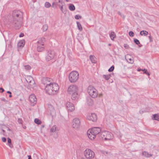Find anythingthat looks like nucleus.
I'll return each mask as SVG.
<instances>
[{"mask_svg": "<svg viewBox=\"0 0 159 159\" xmlns=\"http://www.w3.org/2000/svg\"><path fill=\"white\" fill-rule=\"evenodd\" d=\"M42 83L44 85L46 93L51 95L57 94L59 89L58 84L53 82L52 79L50 78L43 77L42 79Z\"/></svg>", "mask_w": 159, "mask_h": 159, "instance_id": "nucleus-1", "label": "nucleus"}, {"mask_svg": "<svg viewBox=\"0 0 159 159\" xmlns=\"http://www.w3.org/2000/svg\"><path fill=\"white\" fill-rule=\"evenodd\" d=\"M22 16V12L20 11L15 10L13 11L11 23L16 29H19L21 26Z\"/></svg>", "mask_w": 159, "mask_h": 159, "instance_id": "nucleus-2", "label": "nucleus"}, {"mask_svg": "<svg viewBox=\"0 0 159 159\" xmlns=\"http://www.w3.org/2000/svg\"><path fill=\"white\" fill-rule=\"evenodd\" d=\"M101 131V129L99 127H94L89 129L87 131V134L89 138L92 140L94 139L96 136L99 134Z\"/></svg>", "mask_w": 159, "mask_h": 159, "instance_id": "nucleus-3", "label": "nucleus"}, {"mask_svg": "<svg viewBox=\"0 0 159 159\" xmlns=\"http://www.w3.org/2000/svg\"><path fill=\"white\" fill-rule=\"evenodd\" d=\"M99 135L100 138L105 140L109 141L111 140L114 137L113 134L107 131H104L100 133Z\"/></svg>", "mask_w": 159, "mask_h": 159, "instance_id": "nucleus-4", "label": "nucleus"}, {"mask_svg": "<svg viewBox=\"0 0 159 159\" xmlns=\"http://www.w3.org/2000/svg\"><path fill=\"white\" fill-rule=\"evenodd\" d=\"M45 39L43 38L39 39L35 44L37 46V50L38 52H42L44 50Z\"/></svg>", "mask_w": 159, "mask_h": 159, "instance_id": "nucleus-5", "label": "nucleus"}, {"mask_svg": "<svg viewBox=\"0 0 159 159\" xmlns=\"http://www.w3.org/2000/svg\"><path fill=\"white\" fill-rule=\"evenodd\" d=\"M87 92L90 97L93 98H96L98 95L97 90L93 86H89L87 89Z\"/></svg>", "mask_w": 159, "mask_h": 159, "instance_id": "nucleus-6", "label": "nucleus"}, {"mask_svg": "<svg viewBox=\"0 0 159 159\" xmlns=\"http://www.w3.org/2000/svg\"><path fill=\"white\" fill-rule=\"evenodd\" d=\"M79 78V74L77 71H73L69 74V79L71 83L76 82Z\"/></svg>", "mask_w": 159, "mask_h": 159, "instance_id": "nucleus-7", "label": "nucleus"}, {"mask_svg": "<svg viewBox=\"0 0 159 159\" xmlns=\"http://www.w3.org/2000/svg\"><path fill=\"white\" fill-rule=\"evenodd\" d=\"M85 157L87 159H92L95 156V153L91 149L87 148L84 152Z\"/></svg>", "mask_w": 159, "mask_h": 159, "instance_id": "nucleus-8", "label": "nucleus"}, {"mask_svg": "<svg viewBox=\"0 0 159 159\" xmlns=\"http://www.w3.org/2000/svg\"><path fill=\"white\" fill-rule=\"evenodd\" d=\"M80 121L78 118H74L72 122L73 128L75 129L78 130L80 128Z\"/></svg>", "mask_w": 159, "mask_h": 159, "instance_id": "nucleus-9", "label": "nucleus"}, {"mask_svg": "<svg viewBox=\"0 0 159 159\" xmlns=\"http://www.w3.org/2000/svg\"><path fill=\"white\" fill-rule=\"evenodd\" d=\"M78 90V87L76 85H71L68 88L67 92L70 94L74 93L75 94L74 95H75L76 92H77Z\"/></svg>", "mask_w": 159, "mask_h": 159, "instance_id": "nucleus-10", "label": "nucleus"}, {"mask_svg": "<svg viewBox=\"0 0 159 159\" xmlns=\"http://www.w3.org/2000/svg\"><path fill=\"white\" fill-rule=\"evenodd\" d=\"M55 54V52L54 51L52 50L49 51L47 52L46 57V61H48L52 59L54 57Z\"/></svg>", "mask_w": 159, "mask_h": 159, "instance_id": "nucleus-11", "label": "nucleus"}, {"mask_svg": "<svg viewBox=\"0 0 159 159\" xmlns=\"http://www.w3.org/2000/svg\"><path fill=\"white\" fill-rule=\"evenodd\" d=\"M87 119L92 121H95L97 119V117L95 113H91L88 115L87 117Z\"/></svg>", "mask_w": 159, "mask_h": 159, "instance_id": "nucleus-12", "label": "nucleus"}, {"mask_svg": "<svg viewBox=\"0 0 159 159\" xmlns=\"http://www.w3.org/2000/svg\"><path fill=\"white\" fill-rule=\"evenodd\" d=\"M66 106L68 111H72L75 110V107L72 103L70 102H67L66 103Z\"/></svg>", "mask_w": 159, "mask_h": 159, "instance_id": "nucleus-13", "label": "nucleus"}, {"mask_svg": "<svg viewBox=\"0 0 159 159\" xmlns=\"http://www.w3.org/2000/svg\"><path fill=\"white\" fill-rule=\"evenodd\" d=\"M25 79L27 82L30 84V86H32L35 84L34 81L31 76H27L26 77Z\"/></svg>", "mask_w": 159, "mask_h": 159, "instance_id": "nucleus-14", "label": "nucleus"}, {"mask_svg": "<svg viewBox=\"0 0 159 159\" xmlns=\"http://www.w3.org/2000/svg\"><path fill=\"white\" fill-rule=\"evenodd\" d=\"M30 101L34 104H35L37 101V99L34 94H31L29 97Z\"/></svg>", "mask_w": 159, "mask_h": 159, "instance_id": "nucleus-15", "label": "nucleus"}, {"mask_svg": "<svg viewBox=\"0 0 159 159\" xmlns=\"http://www.w3.org/2000/svg\"><path fill=\"white\" fill-rule=\"evenodd\" d=\"M125 59L129 63L132 64L134 62L133 57L130 55H127L125 57Z\"/></svg>", "mask_w": 159, "mask_h": 159, "instance_id": "nucleus-16", "label": "nucleus"}, {"mask_svg": "<svg viewBox=\"0 0 159 159\" xmlns=\"http://www.w3.org/2000/svg\"><path fill=\"white\" fill-rule=\"evenodd\" d=\"M58 131L59 129L56 125H54L52 126L50 129V132L53 133H57L58 132Z\"/></svg>", "mask_w": 159, "mask_h": 159, "instance_id": "nucleus-17", "label": "nucleus"}, {"mask_svg": "<svg viewBox=\"0 0 159 159\" xmlns=\"http://www.w3.org/2000/svg\"><path fill=\"white\" fill-rule=\"evenodd\" d=\"M25 43V40H22L20 41L18 43V47L21 48H23Z\"/></svg>", "mask_w": 159, "mask_h": 159, "instance_id": "nucleus-18", "label": "nucleus"}, {"mask_svg": "<svg viewBox=\"0 0 159 159\" xmlns=\"http://www.w3.org/2000/svg\"><path fill=\"white\" fill-rule=\"evenodd\" d=\"M89 59L92 63H96L97 62L96 58L93 55H90L89 57Z\"/></svg>", "mask_w": 159, "mask_h": 159, "instance_id": "nucleus-19", "label": "nucleus"}, {"mask_svg": "<svg viewBox=\"0 0 159 159\" xmlns=\"http://www.w3.org/2000/svg\"><path fill=\"white\" fill-rule=\"evenodd\" d=\"M87 104L89 106H92L93 105V100L90 98H89L87 99Z\"/></svg>", "mask_w": 159, "mask_h": 159, "instance_id": "nucleus-20", "label": "nucleus"}, {"mask_svg": "<svg viewBox=\"0 0 159 159\" xmlns=\"http://www.w3.org/2000/svg\"><path fill=\"white\" fill-rule=\"evenodd\" d=\"M110 37L111 40H113L116 37V35L114 32H111L110 34Z\"/></svg>", "mask_w": 159, "mask_h": 159, "instance_id": "nucleus-21", "label": "nucleus"}, {"mask_svg": "<svg viewBox=\"0 0 159 159\" xmlns=\"http://www.w3.org/2000/svg\"><path fill=\"white\" fill-rule=\"evenodd\" d=\"M143 155L146 157H150L152 156V155L149 154L148 152L144 151L142 152Z\"/></svg>", "mask_w": 159, "mask_h": 159, "instance_id": "nucleus-22", "label": "nucleus"}, {"mask_svg": "<svg viewBox=\"0 0 159 159\" xmlns=\"http://www.w3.org/2000/svg\"><path fill=\"white\" fill-rule=\"evenodd\" d=\"M148 34V32L146 30H142L140 32V34L141 35L147 36Z\"/></svg>", "mask_w": 159, "mask_h": 159, "instance_id": "nucleus-23", "label": "nucleus"}, {"mask_svg": "<svg viewBox=\"0 0 159 159\" xmlns=\"http://www.w3.org/2000/svg\"><path fill=\"white\" fill-rule=\"evenodd\" d=\"M69 10L71 11H74L75 10V9L74 5L72 4H70L69 6Z\"/></svg>", "mask_w": 159, "mask_h": 159, "instance_id": "nucleus-24", "label": "nucleus"}, {"mask_svg": "<svg viewBox=\"0 0 159 159\" xmlns=\"http://www.w3.org/2000/svg\"><path fill=\"white\" fill-rule=\"evenodd\" d=\"M76 23H77V27L78 28L79 30L80 31H82V30H83V28H82V26L81 24H80V23L79 22L77 21L76 22Z\"/></svg>", "mask_w": 159, "mask_h": 159, "instance_id": "nucleus-25", "label": "nucleus"}, {"mask_svg": "<svg viewBox=\"0 0 159 159\" xmlns=\"http://www.w3.org/2000/svg\"><path fill=\"white\" fill-rule=\"evenodd\" d=\"M153 120H159V115L158 114H156L153 115Z\"/></svg>", "mask_w": 159, "mask_h": 159, "instance_id": "nucleus-26", "label": "nucleus"}, {"mask_svg": "<svg viewBox=\"0 0 159 159\" xmlns=\"http://www.w3.org/2000/svg\"><path fill=\"white\" fill-rule=\"evenodd\" d=\"M111 76V75L110 74L107 75H103L102 76L103 78L105 79L106 80H108L110 78Z\"/></svg>", "mask_w": 159, "mask_h": 159, "instance_id": "nucleus-27", "label": "nucleus"}, {"mask_svg": "<svg viewBox=\"0 0 159 159\" xmlns=\"http://www.w3.org/2000/svg\"><path fill=\"white\" fill-rule=\"evenodd\" d=\"M74 94V93L71 94H72V99L73 100H75L76 99V98H77L78 95L77 92H76L75 94V95H73V94Z\"/></svg>", "mask_w": 159, "mask_h": 159, "instance_id": "nucleus-28", "label": "nucleus"}, {"mask_svg": "<svg viewBox=\"0 0 159 159\" xmlns=\"http://www.w3.org/2000/svg\"><path fill=\"white\" fill-rule=\"evenodd\" d=\"M34 122L35 123H36L38 125H40L42 123L41 121L40 120H39V119H38L37 118H35L34 119Z\"/></svg>", "mask_w": 159, "mask_h": 159, "instance_id": "nucleus-29", "label": "nucleus"}, {"mask_svg": "<svg viewBox=\"0 0 159 159\" xmlns=\"http://www.w3.org/2000/svg\"><path fill=\"white\" fill-rule=\"evenodd\" d=\"M43 31H46L48 29V25H43Z\"/></svg>", "mask_w": 159, "mask_h": 159, "instance_id": "nucleus-30", "label": "nucleus"}, {"mask_svg": "<svg viewBox=\"0 0 159 159\" xmlns=\"http://www.w3.org/2000/svg\"><path fill=\"white\" fill-rule=\"evenodd\" d=\"M51 6V4L48 2H46L45 4V7L46 8H49Z\"/></svg>", "mask_w": 159, "mask_h": 159, "instance_id": "nucleus-31", "label": "nucleus"}, {"mask_svg": "<svg viewBox=\"0 0 159 159\" xmlns=\"http://www.w3.org/2000/svg\"><path fill=\"white\" fill-rule=\"evenodd\" d=\"M24 67L25 69L26 70H29L31 69L30 66L28 65L25 66Z\"/></svg>", "mask_w": 159, "mask_h": 159, "instance_id": "nucleus-32", "label": "nucleus"}, {"mask_svg": "<svg viewBox=\"0 0 159 159\" xmlns=\"http://www.w3.org/2000/svg\"><path fill=\"white\" fill-rule=\"evenodd\" d=\"M134 42L136 44L138 45L140 43L139 41L136 39H134Z\"/></svg>", "mask_w": 159, "mask_h": 159, "instance_id": "nucleus-33", "label": "nucleus"}, {"mask_svg": "<svg viewBox=\"0 0 159 159\" xmlns=\"http://www.w3.org/2000/svg\"><path fill=\"white\" fill-rule=\"evenodd\" d=\"M81 16L79 15H77L75 16V18L76 19H77V20L80 19H81Z\"/></svg>", "mask_w": 159, "mask_h": 159, "instance_id": "nucleus-34", "label": "nucleus"}, {"mask_svg": "<svg viewBox=\"0 0 159 159\" xmlns=\"http://www.w3.org/2000/svg\"><path fill=\"white\" fill-rule=\"evenodd\" d=\"M114 69V67L113 66H111L108 70V71L110 72H112Z\"/></svg>", "mask_w": 159, "mask_h": 159, "instance_id": "nucleus-35", "label": "nucleus"}, {"mask_svg": "<svg viewBox=\"0 0 159 159\" xmlns=\"http://www.w3.org/2000/svg\"><path fill=\"white\" fill-rule=\"evenodd\" d=\"M129 35L131 37H133L134 36V33L133 31H130L129 32Z\"/></svg>", "mask_w": 159, "mask_h": 159, "instance_id": "nucleus-36", "label": "nucleus"}, {"mask_svg": "<svg viewBox=\"0 0 159 159\" xmlns=\"http://www.w3.org/2000/svg\"><path fill=\"white\" fill-rule=\"evenodd\" d=\"M61 11L63 13L66 14L67 12L66 9V8H64L62 10H61Z\"/></svg>", "mask_w": 159, "mask_h": 159, "instance_id": "nucleus-37", "label": "nucleus"}, {"mask_svg": "<svg viewBox=\"0 0 159 159\" xmlns=\"http://www.w3.org/2000/svg\"><path fill=\"white\" fill-rule=\"evenodd\" d=\"M142 70L143 71L144 73L148 75H150L149 73L147 72V70L144 69V70Z\"/></svg>", "mask_w": 159, "mask_h": 159, "instance_id": "nucleus-38", "label": "nucleus"}, {"mask_svg": "<svg viewBox=\"0 0 159 159\" xmlns=\"http://www.w3.org/2000/svg\"><path fill=\"white\" fill-rule=\"evenodd\" d=\"M55 1L56 2V3L57 4L58 3V2L60 3V4H62L63 3L62 0H55Z\"/></svg>", "mask_w": 159, "mask_h": 159, "instance_id": "nucleus-39", "label": "nucleus"}, {"mask_svg": "<svg viewBox=\"0 0 159 159\" xmlns=\"http://www.w3.org/2000/svg\"><path fill=\"white\" fill-rule=\"evenodd\" d=\"M124 47L126 49H129V46L128 45L126 44H124Z\"/></svg>", "mask_w": 159, "mask_h": 159, "instance_id": "nucleus-40", "label": "nucleus"}, {"mask_svg": "<svg viewBox=\"0 0 159 159\" xmlns=\"http://www.w3.org/2000/svg\"><path fill=\"white\" fill-rule=\"evenodd\" d=\"M18 122L19 124H22V120L21 119L19 118L18 119Z\"/></svg>", "mask_w": 159, "mask_h": 159, "instance_id": "nucleus-41", "label": "nucleus"}, {"mask_svg": "<svg viewBox=\"0 0 159 159\" xmlns=\"http://www.w3.org/2000/svg\"><path fill=\"white\" fill-rule=\"evenodd\" d=\"M58 6L59 8L61 10V11L64 8L63 7V6L62 5V4H60L58 5Z\"/></svg>", "mask_w": 159, "mask_h": 159, "instance_id": "nucleus-42", "label": "nucleus"}, {"mask_svg": "<svg viewBox=\"0 0 159 159\" xmlns=\"http://www.w3.org/2000/svg\"><path fill=\"white\" fill-rule=\"evenodd\" d=\"M1 101H3V102H7V101L6 99H5V98H1Z\"/></svg>", "mask_w": 159, "mask_h": 159, "instance_id": "nucleus-43", "label": "nucleus"}, {"mask_svg": "<svg viewBox=\"0 0 159 159\" xmlns=\"http://www.w3.org/2000/svg\"><path fill=\"white\" fill-rule=\"evenodd\" d=\"M7 142H8V143H11V139L10 138H7Z\"/></svg>", "mask_w": 159, "mask_h": 159, "instance_id": "nucleus-44", "label": "nucleus"}, {"mask_svg": "<svg viewBox=\"0 0 159 159\" xmlns=\"http://www.w3.org/2000/svg\"><path fill=\"white\" fill-rule=\"evenodd\" d=\"M2 141L4 142H5L6 141V138L4 137H2Z\"/></svg>", "mask_w": 159, "mask_h": 159, "instance_id": "nucleus-45", "label": "nucleus"}, {"mask_svg": "<svg viewBox=\"0 0 159 159\" xmlns=\"http://www.w3.org/2000/svg\"><path fill=\"white\" fill-rule=\"evenodd\" d=\"M7 93H9L10 94V95H9V97L10 98H11V97H12V95H11V92L9 91H8L7 92Z\"/></svg>", "mask_w": 159, "mask_h": 159, "instance_id": "nucleus-46", "label": "nucleus"}, {"mask_svg": "<svg viewBox=\"0 0 159 159\" xmlns=\"http://www.w3.org/2000/svg\"><path fill=\"white\" fill-rule=\"evenodd\" d=\"M57 4V3L56 2H53L52 3V7H54V5H56Z\"/></svg>", "mask_w": 159, "mask_h": 159, "instance_id": "nucleus-47", "label": "nucleus"}, {"mask_svg": "<svg viewBox=\"0 0 159 159\" xmlns=\"http://www.w3.org/2000/svg\"><path fill=\"white\" fill-rule=\"evenodd\" d=\"M101 152L104 154H107V152H106V151H101Z\"/></svg>", "mask_w": 159, "mask_h": 159, "instance_id": "nucleus-48", "label": "nucleus"}, {"mask_svg": "<svg viewBox=\"0 0 159 159\" xmlns=\"http://www.w3.org/2000/svg\"><path fill=\"white\" fill-rule=\"evenodd\" d=\"M24 36V34L23 33H21L20 35H19V37H23V36Z\"/></svg>", "mask_w": 159, "mask_h": 159, "instance_id": "nucleus-49", "label": "nucleus"}, {"mask_svg": "<svg viewBox=\"0 0 159 159\" xmlns=\"http://www.w3.org/2000/svg\"><path fill=\"white\" fill-rule=\"evenodd\" d=\"M8 145L10 148H11L13 147V145L11 143H8Z\"/></svg>", "mask_w": 159, "mask_h": 159, "instance_id": "nucleus-50", "label": "nucleus"}, {"mask_svg": "<svg viewBox=\"0 0 159 159\" xmlns=\"http://www.w3.org/2000/svg\"><path fill=\"white\" fill-rule=\"evenodd\" d=\"M149 39L150 41H152V37H151V35H150L149 36Z\"/></svg>", "mask_w": 159, "mask_h": 159, "instance_id": "nucleus-51", "label": "nucleus"}, {"mask_svg": "<svg viewBox=\"0 0 159 159\" xmlns=\"http://www.w3.org/2000/svg\"><path fill=\"white\" fill-rule=\"evenodd\" d=\"M0 90H2L1 92L2 93L4 91V89L3 88H0Z\"/></svg>", "mask_w": 159, "mask_h": 159, "instance_id": "nucleus-52", "label": "nucleus"}, {"mask_svg": "<svg viewBox=\"0 0 159 159\" xmlns=\"http://www.w3.org/2000/svg\"><path fill=\"white\" fill-rule=\"evenodd\" d=\"M102 96V94L100 93V94H99V97H101V96Z\"/></svg>", "mask_w": 159, "mask_h": 159, "instance_id": "nucleus-53", "label": "nucleus"}, {"mask_svg": "<svg viewBox=\"0 0 159 159\" xmlns=\"http://www.w3.org/2000/svg\"><path fill=\"white\" fill-rule=\"evenodd\" d=\"M28 157H29V158H28V159H31V157L30 156H28Z\"/></svg>", "mask_w": 159, "mask_h": 159, "instance_id": "nucleus-54", "label": "nucleus"}, {"mask_svg": "<svg viewBox=\"0 0 159 159\" xmlns=\"http://www.w3.org/2000/svg\"><path fill=\"white\" fill-rule=\"evenodd\" d=\"M7 130H9V131H10V130H11L9 128H8V127H7Z\"/></svg>", "mask_w": 159, "mask_h": 159, "instance_id": "nucleus-55", "label": "nucleus"}, {"mask_svg": "<svg viewBox=\"0 0 159 159\" xmlns=\"http://www.w3.org/2000/svg\"><path fill=\"white\" fill-rule=\"evenodd\" d=\"M70 0H66V1L67 2H69V1H70Z\"/></svg>", "mask_w": 159, "mask_h": 159, "instance_id": "nucleus-56", "label": "nucleus"}, {"mask_svg": "<svg viewBox=\"0 0 159 159\" xmlns=\"http://www.w3.org/2000/svg\"><path fill=\"white\" fill-rule=\"evenodd\" d=\"M141 70V69H139V70H138V71H140V70Z\"/></svg>", "mask_w": 159, "mask_h": 159, "instance_id": "nucleus-57", "label": "nucleus"}, {"mask_svg": "<svg viewBox=\"0 0 159 159\" xmlns=\"http://www.w3.org/2000/svg\"><path fill=\"white\" fill-rule=\"evenodd\" d=\"M2 131H3V133L5 132V130L3 129H2Z\"/></svg>", "mask_w": 159, "mask_h": 159, "instance_id": "nucleus-58", "label": "nucleus"}, {"mask_svg": "<svg viewBox=\"0 0 159 159\" xmlns=\"http://www.w3.org/2000/svg\"><path fill=\"white\" fill-rule=\"evenodd\" d=\"M108 45H109V46H111V44H108Z\"/></svg>", "mask_w": 159, "mask_h": 159, "instance_id": "nucleus-59", "label": "nucleus"}, {"mask_svg": "<svg viewBox=\"0 0 159 159\" xmlns=\"http://www.w3.org/2000/svg\"><path fill=\"white\" fill-rule=\"evenodd\" d=\"M118 14H119V15H120V12H119V13H118Z\"/></svg>", "mask_w": 159, "mask_h": 159, "instance_id": "nucleus-60", "label": "nucleus"}, {"mask_svg": "<svg viewBox=\"0 0 159 159\" xmlns=\"http://www.w3.org/2000/svg\"><path fill=\"white\" fill-rule=\"evenodd\" d=\"M49 106H52V105H49Z\"/></svg>", "mask_w": 159, "mask_h": 159, "instance_id": "nucleus-61", "label": "nucleus"}]
</instances>
